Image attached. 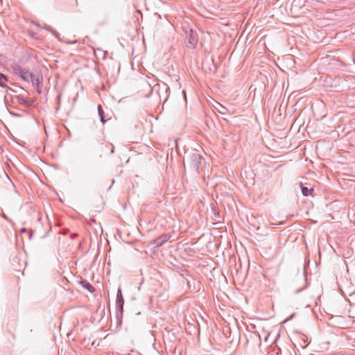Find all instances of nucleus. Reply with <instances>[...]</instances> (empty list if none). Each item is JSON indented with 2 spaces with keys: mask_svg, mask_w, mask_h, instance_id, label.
I'll return each mask as SVG.
<instances>
[{
  "mask_svg": "<svg viewBox=\"0 0 355 355\" xmlns=\"http://www.w3.org/2000/svg\"><path fill=\"white\" fill-rule=\"evenodd\" d=\"M12 72L20 77L23 80L30 83V79L32 77V73L28 69L23 68L18 64H13L11 66Z\"/></svg>",
  "mask_w": 355,
  "mask_h": 355,
  "instance_id": "1",
  "label": "nucleus"
},
{
  "mask_svg": "<svg viewBox=\"0 0 355 355\" xmlns=\"http://www.w3.org/2000/svg\"><path fill=\"white\" fill-rule=\"evenodd\" d=\"M202 159L203 158L200 154L198 152H194L189 155V162L194 170L198 171L200 167Z\"/></svg>",
  "mask_w": 355,
  "mask_h": 355,
  "instance_id": "2",
  "label": "nucleus"
},
{
  "mask_svg": "<svg viewBox=\"0 0 355 355\" xmlns=\"http://www.w3.org/2000/svg\"><path fill=\"white\" fill-rule=\"evenodd\" d=\"M30 82L32 83V85L34 87L37 89V91L39 94H41V87L42 85V76L40 75H36L32 73V77L30 79Z\"/></svg>",
  "mask_w": 355,
  "mask_h": 355,
  "instance_id": "3",
  "label": "nucleus"
},
{
  "mask_svg": "<svg viewBox=\"0 0 355 355\" xmlns=\"http://www.w3.org/2000/svg\"><path fill=\"white\" fill-rule=\"evenodd\" d=\"M123 304H124V300H123V297L122 295V291H121V289L120 288H119V289L117 291V294H116V304L118 311L121 313H122V312H123Z\"/></svg>",
  "mask_w": 355,
  "mask_h": 355,
  "instance_id": "4",
  "label": "nucleus"
},
{
  "mask_svg": "<svg viewBox=\"0 0 355 355\" xmlns=\"http://www.w3.org/2000/svg\"><path fill=\"white\" fill-rule=\"evenodd\" d=\"M169 239V236L167 234H163L159 238H157L156 240H155V244L157 246H160L163 245L164 243H166Z\"/></svg>",
  "mask_w": 355,
  "mask_h": 355,
  "instance_id": "5",
  "label": "nucleus"
},
{
  "mask_svg": "<svg viewBox=\"0 0 355 355\" xmlns=\"http://www.w3.org/2000/svg\"><path fill=\"white\" fill-rule=\"evenodd\" d=\"M188 43L190 44L191 48H194L196 44L197 43V38L196 35L191 33L188 37Z\"/></svg>",
  "mask_w": 355,
  "mask_h": 355,
  "instance_id": "6",
  "label": "nucleus"
},
{
  "mask_svg": "<svg viewBox=\"0 0 355 355\" xmlns=\"http://www.w3.org/2000/svg\"><path fill=\"white\" fill-rule=\"evenodd\" d=\"M97 109H98V116L100 117L101 121L103 123H105L106 120L105 119L104 111H103L102 106L101 105H98Z\"/></svg>",
  "mask_w": 355,
  "mask_h": 355,
  "instance_id": "7",
  "label": "nucleus"
},
{
  "mask_svg": "<svg viewBox=\"0 0 355 355\" xmlns=\"http://www.w3.org/2000/svg\"><path fill=\"white\" fill-rule=\"evenodd\" d=\"M80 284H82L83 287H84L90 293H93L95 290L94 288L89 282L86 281H82L80 282Z\"/></svg>",
  "mask_w": 355,
  "mask_h": 355,
  "instance_id": "8",
  "label": "nucleus"
},
{
  "mask_svg": "<svg viewBox=\"0 0 355 355\" xmlns=\"http://www.w3.org/2000/svg\"><path fill=\"white\" fill-rule=\"evenodd\" d=\"M301 190H302V193L303 196H310L313 191V189L312 188L308 189L307 187H304L302 184H301Z\"/></svg>",
  "mask_w": 355,
  "mask_h": 355,
  "instance_id": "9",
  "label": "nucleus"
},
{
  "mask_svg": "<svg viewBox=\"0 0 355 355\" xmlns=\"http://www.w3.org/2000/svg\"><path fill=\"white\" fill-rule=\"evenodd\" d=\"M8 82V78L3 73H0V87H6V83Z\"/></svg>",
  "mask_w": 355,
  "mask_h": 355,
  "instance_id": "10",
  "label": "nucleus"
},
{
  "mask_svg": "<svg viewBox=\"0 0 355 355\" xmlns=\"http://www.w3.org/2000/svg\"><path fill=\"white\" fill-rule=\"evenodd\" d=\"M31 102L30 99L28 98H21L19 99V103L21 104L28 103Z\"/></svg>",
  "mask_w": 355,
  "mask_h": 355,
  "instance_id": "11",
  "label": "nucleus"
},
{
  "mask_svg": "<svg viewBox=\"0 0 355 355\" xmlns=\"http://www.w3.org/2000/svg\"><path fill=\"white\" fill-rule=\"evenodd\" d=\"M21 232H26V229L23 227L20 230Z\"/></svg>",
  "mask_w": 355,
  "mask_h": 355,
  "instance_id": "12",
  "label": "nucleus"
},
{
  "mask_svg": "<svg viewBox=\"0 0 355 355\" xmlns=\"http://www.w3.org/2000/svg\"><path fill=\"white\" fill-rule=\"evenodd\" d=\"M32 235H33V231L31 230L30 231V235H29V239H31L32 237Z\"/></svg>",
  "mask_w": 355,
  "mask_h": 355,
  "instance_id": "13",
  "label": "nucleus"
},
{
  "mask_svg": "<svg viewBox=\"0 0 355 355\" xmlns=\"http://www.w3.org/2000/svg\"><path fill=\"white\" fill-rule=\"evenodd\" d=\"M169 89V87L166 85L165 91L167 92Z\"/></svg>",
  "mask_w": 355,
  "mask_h": 355,
  "instance_id": "14",
  "label": "nucleus"
},
{
  "mask_svg": "<svg viewBox=\"0 0 355 355\" xmlns=\"http://www.w3.org/2000/svg\"><path fill=\"white\" fill-rule=\"evenodd\" d=\"M77 236V234H73L72 237H75V236Z\"/></svg>",
  "mask_w": 355,
  "mask_h": 355,
  "instance_id": "15",
  "label": "nucleus"
},
{
  "mask_svg": "<svg viewBox=\"0 0 355 355\" xmlns=\"http://www.w3.org/2000/svg\"><path fill=\"white\" fill-rule=\"evenodd\" d=\"M183 93L184 94V98H186L185 91H183Z\"/></svg>",
  "mask_w": 355,
  "mask_h": 355,
  "instance_id": "16",
  "label": "nucleus"
},
{
  "mask_svg": "<svg viewBox=\"0 0 355 355\" xmlns=\"http://www.w3.org/2000/svg\"><path fill=\"white\" fill-rule=\"evenodd\" d=\"M112 153H114V147L112 149Z\"/></svg>",
  "mask_w": 355,
  "mask_h": 355,
  "instance_id": "17",
  "label": "nucleus"
}]
</instances>
